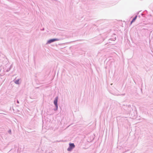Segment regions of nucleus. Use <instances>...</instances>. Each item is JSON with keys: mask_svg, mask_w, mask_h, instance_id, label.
Listing matches in <instances>:
<instances>
[{"mask_svg": "<svg viewBox=\"0 0 153 153\" xmlns=\"http://www.w3.org/2000/svg\"><path fill=\"white\" fill-rule=\"evenodd\" d=\"M69 147L68 149L67 150L68 151H71L72 149L74 148L75 146L74 143H70Z\"/></svg>", "mask_w": 153, "mask_h": 153, "instance_id": "f257e3e1", "label": "nucleus"}, {"mask_svg": "<svg viewBox=\"0 0 153 153\" xmlns=\"http://www.w3.org/2000/svg\"><path fill=\"white\" fill-rule=\"evenodd\" d=\"M58 40L56 39H51L48 41V43H51L52 42H53L54 41H58Z\"/></svg>", "mask_w": 153, "mask_h": 153, "instance_id": "f03ea898", "label": "nucleus"}, {"mask_svg": "<svg viewBox=\"0 0 153 153\" xmlns=\"http://www.w3.org/2000/svg\"><path fill=\"white\" fill-rule=\"evenodd\" d=\"M57 100H58V98L57 97H56L55 100L54 101V103L55 104L56 107L57 108Z\"/></svg>", "mask_w": 153, "mask_h": 153, "instance_id": "7ed1b4c3", "label": "nucleus"}, {"mask_svg": "<svg viewBox=\"0 0 153 153\" xmlns=\"http://www.w3.org/2000/svg\"><path fill=\"white\" fill-rule=\"evenodd\" d=\"M137 16H136L133 19L132 21L131 22V24L133 22H134L135 21L137 18Z\"/></svg>", "mask_w": 153, "mask_h": 153, "instance_id": "20e7f679", "label": "nucleus"}, {"mask_svg": "<svg viewBox=\"0 0 153 153\" xmlns=\"http://www.w3.org/2000/svg\"><path fill=\"white\" fill-rule=\"evenodd\" d=\"M19 79H18V80H16L15 82L16 84H19Z\"/></svg>", "mask_w": 153, "mask_h": 153, "instance_id": "39448f33", "label": "nucleus"}]
</instances>
